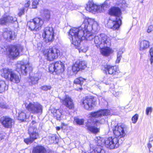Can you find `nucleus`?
I'll return each instance as SVG.
<instances>
[{"label": "nucleus", "mask_w": 153, "mask_h": 153, "mask_svg": "<svg viewBox=\"0 0 153 153\" xmlns=\"http://www.w3.org/2000/svg\"><path fill=\"white\" fill-rule=\"evenodd\" d=\"M98 6L100 7V10L99 12H102L103 10H105V8H107L108 6V5L105 3L102 4L100 6L98 5Z\"/></svg>", "instance_id": "44"}, {"label": "nucleus", "mask_w": 153, "mask_h": 153, "mask_svg": "<svg viewBox=\"0 0 153 153\" xmlns=\"http://www.w3.org/2000/svg\"><path fill=\"white\" fill-rule=\"evenodd\" d=\"M8 106L6 104L5 102H0V108H2L7 109L8 108Z\"/></svg>", "instance_id": "45"}, {"label": "nucleus", "mask_w": 153, "mask_h": 153, "mask_svg": "<svg viewBox=\"0 0 153 153\" xmlns=\"http://www.w3.org/2000/svg\"><path fill=\"white\" fill-rule=\"evenodd\" d=\"M35 136H33V134H30V138H27L24 139V141L27 144H31L34 140L37 138V134H34Z\"/></svg>", "instance_id": "30"}, {"label": "nucleus", "mask_w": 153, "mask_h": 153, "mask_svg": "<svg viewBox=\"0 0 153 153\" xmlns=\"http://www.w3.org/2000/svg\"><path fill=\"white\" fill-rule=\"evenodd\" d=\"M103 72L106 74L117 75L120 73L119 68L116 66L105 65L102 68Z\"/></svg>", "instance_id": "15"}, {"label": "nucleus", "mask_w": 153, "mask_h": 153, "mask_svg": "<svg viewBox=\"0 0 153 153\" xmlns=\"http://www.w3.org/2000/svg\"><path fill=\"white\" fill-rule=\"evenodd\" d=\"M30 1V0H26V1Z\"/></svg>", "instance_id": "61"}, {"label": "nucleus", "mask_w": 153, "mask_h": 153, "mask_svg": "<svg viewBox=\"0 0 153 153\" xmlns=\"http://www.w3.org/2000/svg\"><path fill=\"white\" fill-rule=\"evenodd\" d=\"M78 51L79 53H85L87 51V48H78Z\"/></svg>", "instance_id": "50"}, {"label": "nucleus", "mask_w": 153, "mask_h": 153, "mask_svg": "<svg viewBox=\"0 0 153 153\" xmlns=\"http://www.w3.org/2000/svg\"><path fill=\"white\" fill-rule=\"evenodd\" d=\"M112 110L108 109H101L96 111L90 113L89 114V117L91 118H98L95 119L93 121L89 119L85 125L87 128L90 131L94 134H96L99 131V128L96 127L100 124H103L107 121L105 116L108 115H116V114L113 113Z\"/></svg>", "instance_id": "2"}, {"label": "nucleus", "mask_w": 153, "mask_h": 153, "mask_svg": "<svg viewBox=\"0 0 153 153\" xmlns=\"http://www.w3.org/2000/svg\"><path fill=\"white\" fill-rule=\"evenodd\" d=\"M1 49H4V48H1Z\"/></svg>", "instance_id": "64"}, {"label": "nucleus", "mask_w": 153, "mask_h": 153, "mask_svg": "<svg viewBox=\"0 0 153 153\" xmlns=\"http://www.w3.org/2000/svg\"><path fill=\"white\" fill-rule=\"evenodd\" d=\"M101 53L103 56H108L113 52L111 48H100Z\"/></svg>", "instance_id": "29"}, {"label": "nucleus", "mask_w": 153, "mask_h": 153, "mask_svg": "<svg viewBox=\"0 0 153 153\" xmlns=\"http://www.w3.org/2000/svg\"><path fill=\"white\" fill-rule=\"evenodd\" d=\"M65 69L64 64L60 61L51 64L49 66V70L51 73L60 74L63 73Z\"/></svg>", "instance_id": "6"}, {"label": "nucleus", "mask_w": 153, "mask_h": 153, "mask_svg": "<svg viewBox=\"0 0 153 153\" xmlns=\"http://www.w3.org/2000/svg\"><path fill=\"white\" fill-rule=\"evenodd\" d=\"M98 82H96L95 83V85L97 86L99 88V87L98 85H99V84H98Z\"/></svg>", "instance_id": "59"}, {"label": "nucleus", "mask_w": 153, "mask_h": 153, "mask_svg": "<svg viewBox=\"0 0 153 153\" xmlns=\"http://www.w3.org/2000/svg\"><path fill=\"white\" fill-rule=\"evenodd\" d=\"M96 143L97 144V146H102V145H105V142L106 141V139H104L103 138L98 137H96L95 139Z\"/></svg>", "instance_id": "31"}, {"label": "nucleus", "mask_w": 153, "mask_h": 153, "mask_svg": "<svg viewBox=\"0 0 153 153\" xmlns=\"http://www.w3.org/2000/svg\"><path fill=\"white\" fill-rule=\"evenodd\" d=\"M79 63V62H76L72 66V69L74 72L77 73L80 70L78 66Z\"/></svg>", "instance_id": "38"}, {"label": "nucleus", "mask_w": 153, "mask_h": 153, "mask_svg": "<svg viewBox=\"0 0 153 153\" xmlns=\"http://www.w3.org/2000/svg\"><path fill=\"white\" fill-rule=\"evenodd\" d=\"M49 140L51 143H52L54 142L56 139V137L54 135H50L49 136Z\"/></svg>", "instance_id": "42"}, {"label": "nucleus", "mask_w": 153, "mask_h": 153, "mask_svg": "<svg viewBox=\"0 0 153 153\" xmlns=\"http://www.w3.org/2000/svg\"><path fill=\"white\" fill-rule=\"evenodd\" d=\"M121 20L115 19L109 20L107 23L108 27L114 30H117L121 24Z\"/></svg>", "instance_id": "17"}, {"label": "nucleus", "mask_w": 153, "mask_h": 153, "mask_svg": "<svg viewBox=\"0 0 153 153\" xmlns=\"http://www.w3.org/2000/svg\"><path fill=\"white\" fill-rule=\"evenodd\" d=\"M51 112L53 114L54 117L57 120H60L62 117V111L60 109H54L51 110Z\"/></svg>", "instance_id": "25"}, {"label": "nucleus", "mask_w": 153, "mask_h": 153, "mask_svg": "<svg viewBox=\"0 0 153 153\" xmlns=\"http://www.w3.org/2000/svg\"><path fill=\"white\" fill-rule=\"evenodd\" d=\"M3 36L4 39L8 41L13 40L16 37L14 32L10 29H6L3 33Z\"/></svg>", "instance_id": "20"}, {"label": "nucleus", "mask_w": 153, "mask_h": 153, "mask_svg": "<svg viewBox=\"0 0 153 153\" xmlns=\"http://www.w3.org/2000/svg\"><path fill=\"white\" fill-rule=\"evenodd\" d=\"M36 124V121H33L32 122V123H31V126H30V127H31L32 126H33V127H36V126L35 125H34V126H33V125L34 124Z\"/></svg>", "instance_id": "55"}, {"label": "nucleus", "mask_w": 153, "mask_h": 153, "mask_svg": "<svg viewBox=\"0 0 153 153\" xmlns=\"http://www.w3.org/2000/svg\"><path fill=\"white\" fill-rule=\"evenodd\" d=\"M37 45H39L38 46V47H42V44L41 43H39Z\"/></svg>", "instance_id": "56"}, {"label": "nucleus", "mask_w": 153, "mask_h": 153, "mask_svg": "<svg viewBox=\"0 0 153 153\" xmlns=\"http://www.w3.org/2000/svg\"><path fill=\"white\" fill-rule=\"evenodd\" d=\"M60 102L62 104L70 109H72L74 107L73 100L68 96H66L64 99H60Z\"/></svg>", "instance_id": "18"}, {"label": "nucleus", "mask_w": 153, "mask_h": 153, "mask_svg": "<svg viewBox=\"0 0 153 153\" xmlns=\"http://www.w3.org/2000/svg\"><path fill=\"white\" fill-rule=\"evenodd\" d=\"M76 62H79V63L78 66L80 69H83L86 67V62L85 61L78 60Z\"/></svg>", "instance_id": "37"}, {"label": "nucleus", "mask_w": 153, "mask_h": 153, "mask_svg": "<svg viewBox=\"0 0 153 153\" xmlns=\"http://www.w3.org/2000/svg\"><path fill=\"white\" fill-rule=\"evenodd\" d=\"M46 150L43 146H38L33 148L32 153H46Z\"/></svg>", "instance_id": "27"}, {"label": "nucleus", "mask_w": 153, "mask_h": 153, "mask_svg": "<svg viewBox=\"0 0 153 153\" xmlns=\"http://www.w3.org/2000/svg\"><path fill=\"white\" fill-rule=\"evenodd\" d=\"M38 2L37 0H34L32 3V8H36V6L38 4Z\"/></svg>", "instance_id": "48"}, {"label": "nucleus", "mask_w": 153, "mask_h": 153, "mask_svg": "<svg viewBox=\"0 0 153 153\" xmlns=\"http://www.w3.org/2000/svg\"><path fill=\"white\" fill-rule=\"evenodd\" d=\"M43 38H45L47 42H51L54 39V31L52 27H47L44 30L42 34Z\"/></svg>", "instance_id": "12"}, {"label": "nucleus", "mask_w": 153, "mask_h": 153, "mask_svg": "<svg viewBox=\"0 0 153 153\" xmlns=\"http://www.w3.org/2000/svg\"><path fill=\"white\" fill-rule=\"evenodd\" d=\"M109 14L115 17V19L121 20V12L120 9L118 7H113L109 10Z\"/></svg>", "instance_id": "16"}, {"label": "nucleus", "mask_w": 153, "mask_h": 153, "mask_svg": "<svg viewBox=\"0 0 153 153\" xmlns=\"http://www.w3.org/2000/svg\"><path fill=\"white\" fill-rule=\"evenodd\" d=\"M24 10L25 9L24 8H22L20 10L18 14L19 16H20L24 14L25 12Z\"/></svg>", "instance_id": "51"}, {"label": "nucleus", "mask_w": 153, "mask_h": 153, "mask_svg": "<svg viewBox=\"0 0 153 153\" xmlns=\"http://www.w3.org/2000/svg\"><path fill=\"white\" fill-rule=\"evenodd\" d=\"M51 88L50 85H44L41 87V89L44 91H46L51 89Z\"/></svg>", "instance_id": "46"}, {"label": "nucleus", "mask_w": 153, "mask_h": 153, "mask_svg": "<svg viewBox=\"0 0 153 153\" xmlns=\"http://www.w3.org/2000/svg\"><path fill=\"white\" fill-rule=\"evenodd\" d=\"M105 151L102 146H96L95 147L91 149L90 153H105Z\"/></svg>", "instance_id": "24"}, {"label": "nucleus", "mask_w": 153, "mask_h": 153, "mask_svg": "<svg viewBox=\"0 0 153 153\" xmlns=\"http://www.w3.org/2000/svg\"><path fill=\"white\" fill-rule=\"evenodd\" d=\"M24 104L26 109L30 113L33 114L42 113V106L37 102H25Z\"/></svg>", "instance_id": "7"}, {"label": "nucleus", "mask_w": 153, "mask_h": 153, "mask_svg": "<svg viewBox=\"0 0 153 153\" xmlns=\"http://www.w3.org/2000/svg\"><path fill=\"white\" fill-rule=\"evenodd\" d=\"M27 111L25 110L19 111L18 112V119L22 121H25L28 116L27 115Z\"/></svg>", "instance_id": "26"}, {"label": "nucleus", "mask_w": 153, "mask_h": 153, "mask_svg": "<svg viewBox=\"0 0 153 153\" xmlns=\"http://www.w3.org/2000/svg\"><path fill=\"white\" fill-rule=\"evenodd\" d=\"M18 47H18V46H15L14 47V48H18Z\"/></svg>", "instance_id": "60"}, {"label": "nucleus", "mask_w": 153, "mask_h": 153, "mask_svg": "<svg viewBox=\"0 0 153 153\" xmlns=\"http://www.w3.org/2000/svg\"><path fill=\"white\" fill-rule=\"evenodd\" d=\"M94 42L97 47L110 48L111 45L110 38L104 33L100 34L94 36Z\"/></svg>", "instance_id": "4"}, {"label": "nucleus", "mask_w": 153, "mask_h": 153, "mask_svg": "<svg viewBox=\"0 0 153 153\" xmlns=\"http://www.w3.org/2000/svg\"><path fill=\"white\" fill-rule=\"evenodd\" d=\"M74 121L76 124L79 125H82L84 122V120L82 119H79L77 117L74 118Z\"/></svg>", "instance_id": "40"}, {"label": "nucleus", "mask_w": 153, "mask_h": 153, "mask_svg": "<svg viewBox=\"0 0 153 153\" xmlns=\"http://www.w3.org/2000/svg\"><path fill=\"white\" fill-rule=\"evenodd\" d=\"M56 129L57 130L59 131L60 129V128L59 127H57L56 128Z\"/></svg>", "instance_id": "57"}, {"label": "nucleus", "mask_w": 153, "mask_h": 153, "mask_svg": "<svg viewBox=\"0 0 153 153\" xmlns=\"http://www.w3.org/2000/svg\"><path fill=\"white\" fill-rule=\"evenodd\" d=\"M42 16L44 20L48 21L51 17V14L50 11L47 9H44L42 11Z\"/></svg>", "instance_id": "23"}, {"label": "nucleus", "mask_w": 153, "mask_h": 153, "mask_svg": "<svg viewBox=\"0 0 153 153\" xmlns=\"http://www.w3.org/2000/svg\"><path fill=\"white\" fill-rule=\"evenodd\" d=\"M26 2V3L25 4V7L27 8L29 7L30 3V1H27Z\"/></svg>", "instance_id": "54"}, {"label": "nucleus", "mask_w": 153, "mask_h": 153, "mask_svg": "<svg viewBox=\"0 0 153 153\" xmlns=\"http://www.w3.org/2000/svg\"><path fill=\"white\" fill-rule=\"evenodd\" d=\"M153 30V25H151L148 27L147 30V32L148 33H150Z\"/></svg>", "instance_id": "49"}, {"label": "nucleus", "mask_w": 153, "mask_h": 153, "mask_svg": "<svg viewBox=\"0 0 153 153\" xmlns=\"http://www.w3.org/2000/svg\"><path fill=\"white\" fill-rule=\"evenodd\" d=\"M123 48H120L117 52V55L122 56L121 54L123 53Z\"/></svg>", "instance_id": "52"}, {"label": "nucleus", "mask_w": 153, "mask_h": 153, "mask_svg": "<svg viewBox=\"0 0 153 153\" xmlns=\"http://www.w3.org/2000/svg\"><path fill=\"white\" fill-rule=\"evenodd\" d=\"M149 41L143 40L140 44V48H149Z\"/></svg>", "instance_id": "33"}, {"label": "nucleus", "mask_w": 153, "mask_h": 153, "mask_svg": "<svg viewBox=\"0 0 153 153\" xmlns=\"http://www.w3.org/2000/svg\"><path fill=\"white\" fill-rule=\"evenodd\" d=\"M42 51L46 59L49 61L56 59L61 54L58 48H43Z\"/></svg>", "instance_id": "5"}, {"label": "nucleus", "mask_w": 153, "mask_h": 153, "mask_svg": "<svg viewBox=\"0 0 153 153\" xmlns=\"http://www.w3.org/2000/svg\"><path fill=\"white\" fill-rule=\"evenodd\" d=\"M8 87V85L6 84L4 81L0 80V93H2L7 90Z\"/></svg>", "instance_id": "28"}, {"label": "nucleus", "mask_w": 153, "mask_h": 153, "mask_svg": "<svg viewBox=\"0 0 153 153\" xmlns=\"http://www.w3.org/2000/svg\"><path fill=\"white\" fill-rule=\"evenodd\" d=\"M152 111V108L151 107H148L146 108V114L147 115H148L150 114Z\"/></svg>", "instance_id": "47"}, {"label": "nucleus", "mask_w": 153, "mask_h": 153, "mask_svg": "<svg viewBox=\"0 0 153 153\" xmlns=\"http://www.w3.org/2000/svg\"><path fill=\"white\" fill-rule=\"evenodd\" d=\"M17 19L15 17H13L10 16L4 15L0 19V24L3 25L8 23H13Z\"/></svg>", "instance_id": "21"}, {"label": "nucleus", "mask_w": 153, "mask_h": 153, "mask_svg": "<svg viewBox=\"0 0 153 153\" xmlns=\"http://www.w3.org/2000/svg\"><path fill=\"white\" fill-rule=\"evenodd\" d=\"M85 9L87 11L93 13L95 12H99L100 10H101L100 7L91 2L87 4Z\"/></svg>", "instance_id": "19"}, {"label": "nucleus", "mask_w": 153, "mask_h": 153, "mask_svg": "<svg viewBox=\"0 0 153 153\" xmlns=\"http://www.w3.org/2000/svg\"><path fill=\"white\" fill-rule=\"evenodd\" d=\"M82 89V88H79L78 89H77V90L78 91L80 90L81 91Z\"/></svg>", "instance_id": "58"}, {"label": "nucleus", "mask_w": 153, "mask_h": 153, "mask_svg": "<svg viewBox=\"0 0 153 153\" xmlns=\"http://www.w3.org/2000/svg\"><path fill=\"white\" fill-rule=\"evenodd\" d=\"M118 140L117 137H110L106 138L105 146L110 149H113L117 148L119 146Z\"/></svg>", "instance_id": "14"}, {"label": "nucleus", "mask_w": 153, "mask_h": 153, "mask_svg": "<svg viewBox=\"0 0 153 153\" xmlns=\"http://www.w3.org/2000/svg\"><path fill=\"white\" fill-rule=\"evenodd\" d=\"M147 147L149 149V152H153V137L150 139L149 143L148 144Z\"/></svg>", "instance_id": "39"}, {"label": "nucleus", "mask_w": 153, "mask_h": 153, "mask_svg": "<svg viewBox=\"0 0 153 153\" xmlns=\"http://www.w3.org/2000/svg\"><path fill=\"white\" fill-rule=\"evenodd\" d=\"M99 29L98 23L94 19L85 18L80 27L71 29L69 33V38L72 44L78 47L82 40H91L94 37L93 31H97Z\"/></svg>", "instance_id": "1"}, {"label": "nucleus", "mask_w": 153, "mask_h": 153, "mask_svg": "<svg viewBox=\"0 0 153 153\" xmlns=\"http://www.w3.org/2000/svg\"><path fill=\"white\" fill-rule=\"evenodd\" d=\"M85 79L82 77H80L76 79L74 81V83L76 84L80 85L81 86L83 84V82Z\"/></svg>", "instance_id": "34"}, {"label": "nucleus", "mask_w": 153, "mask_h": 153, "mask_svg": "<svg viewBox=\"0 0 153 153\" xmlns=\"http://www.w3.org/2000/svg\"><path fill=\"white\" fill-rule=\"evenodd\" d=\"M138 118V115L137 114H135L134 116H133L131 119L132 122L133 123H135Z\"/></svg>", "instance_id": "43"}, {"label": "nucleus", "mask_w": 153, "mask_h": 153, "mask_svg": "<svg viewBox=\"0 0 153 153\" xmlns=\"http://www.w3.org/2000/svg\"><path fill=\"white\" fill-rule=\"evenodd\" d=\"M36 131L37 128L35 127H34L32 126L28 128V131L30 135V134H33V136H35V134H37V137H38L39 135L38 133L36 132Z\"/></svg>", "instance_id": "32"}, {"label": "nucleus", "mask_w": 153, "mask_h": 153, "mask_svg": "<svg viewBox=\"0 0 153 153\" xmlns=\"http://www.w3.org/2000/svg\"><path fill=\"white\" fill-rule=\"evenodd\" d=\"M148 61H149L150 64L152 65L153 63V49L150 48L148 54Z\"/></svg>", "instance_id": "36"}, {"label": "nucleus", "mask_w": 153, "mask_h": 153, "mask_svg": "<svg viewBox=\"0 0 153 153\" xmlns=\"http://www.w3.org/2000/svg\"><path fill=\"white\" fill-rule=\"evenodd\" d=\"M2 76L7 80L15 83H18L21 80L20 76L11 69L4 68L0 70Z\"/></svg>", "instance_id": "3"}, {"label": "nucleus", "mask_w": 153, "mask_h": 153, "mask_svg": "<svg viewBox=\"0 0 153 153\" xmlns=\"http://www.w3.org/2000/svg\"><path fill=\"white\" fill-rule=\"evenodd\" d=\"M14 121L11 118L7 117H4L2 121V125L5 128H10L14 124Z\"/></svg>", "instance_id": "22"}, {"label": "nucleus", "mask_w": 153, "mask_h": 153, "mask_svg": "<svg viewBox=\"0 0 153 153\" xmlns=\"http://www.w3.org/2000/svg\"><path fill=\"white\" fill-rule=\"evenodd\" d=\"M43 24V22L41 19L36 18L28 22L27 26L31 30L37 31L39 30Z\"/></svg>", "instance_id": "9"}, {"label": "nucleus", "mask_w": 153, "mask_h": 153, "mask_svg": "<svg viewBox=\"0 0 153 153\" xmlns=\"http://www.w3.org/2000/svg\"><path fill=\"white\" fill-rule=\"evenodd\" d=\"M126 127L124 124L119 123L112 127V130L114 136L117 137L122 138L125 135V131Z\"/></svg>", "instance_id": "10"}, {"label": "nucleus", "mask_w": 153, "mask_h": 153, "mask_svg": "<svg viewBox=\"0 0 153 153\" xmlns=\"http://www.w3.org/2000/svg\"><path fill=\"white\" fill-rule=\"evenodd\" d=\"M6 54L12 59H16L18 56L26 53V48H5Z\"/></svg>", "instance_id": "8"}, {"label": "nucleus", "mask_w": 153, "mask_h": 153, "mask_svg": "<svg viewBox=\"0 0 153 153\" xmlns=\"http://www.w3.org/2000/svg\"><path fill=\"white\" fill-rule=\"evenodd\" d=\"M122 57V56L117 55V59L116 61V63H118L120 62Z\"/></svg>", "instance_id": "53"}, {"label": "nucleus", "mask_w": 153, "mask_h": 153, "mask_svg": "<svg viewBox=\"0 0 153 153\" xmlns=\"http://www.w3.org/2000/svg\"><path fill=\"white\" fill-rule=\"evenodd\" d=\"M96 104V99L92 97H87L81 101V105L85 109L91 110Z\"/></svg>", "instance_id": "11"}, {"label": "nucleus", "mask_w": 153, "mask_h": 153, "mask_svg": "<svg viewBox=\"0 0 153 153\" xmlns=\"http://www.w3.org/2000/svg\"><path fill=\"white\" fill-rule=\"evenodd\" d=\"M82 153H86L85 152H82Z\"/></svg>", "instance_id": "62"}, {"label": "nucleus", "mask_w": 153, "mask_h": 153, "mask_svg": "<svg viewBox=\"0 0 153 153\" xmlns=\"http://www.w3.org/2000/svg\"><path fill=\"white\" fill-rule=\"evenodd\" d=\"M16 71L19 73L25 75L28 72L31 71L33 68L29 63L22 64L20 62L16 64Z\"/></svg>", "instance_id": "13"}, {"label": "nucleus", "mask_w": 153, "mask_h": 153, "mask_svg": "<svg viewBox=\"0 0 153 153\" xmlns=\"http://www.w3.org/2000/svg\"><path fill=\"white\" fill-rule=\"evenodd\" d=\"M39 78V77H37L36 75H35L34 76L31 77L30 79L31 83H30V84L33 85L37 83Z\"/></svg>", "instance_id": "35"}, {"label": "nucleus", "mask_w": 153, "mask_h": 153, "mask_svg": "<svg viewBox=\"0 0 153 153\" xmlns=\"http://www.w3.org/2000/svg\"><path fill=\"white\" fill-rule=\"evenodd\" d=\"M3 138H1V139H3Z\"/></svg>", "instance_id": "63"}, {"label": "nucleus", "mask_w": 153, "mask_h": 153, "mask_svg": "<svg viewBox=\"0 0 153 153\" xmlns=\"http://www.w3.org/2000/svg\"><path fill=\"white\" fill-rule=\"evenodd\" d=\"M112 79L108 76L104 77L103 82L106 85L110 84L112 82Z\"/></svg>", "instance_id": "41"}]
</instances>
